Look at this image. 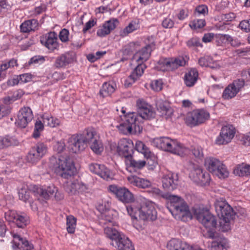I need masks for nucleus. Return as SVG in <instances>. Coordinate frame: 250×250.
Here are the masks:
<instances>
[{"label":"nucleus","instance_id":"9d476101","mask_svg":"<svg viewBox=\"0 0 250 250\" xmlns=\"http://www.w3.org/2000/svg\"><path fill=\"white\" fill-rule=\"evenodd\" d=\"M108 188L110 192L115 195L116 198L123 203H130L134 200L132 193L125 187L111 185Z\"/></svg>","mask_w":250,"mask_h":250},{"label":"nucleus","instance_id":"58836bf2","mask_svg":"<svg viewBox=\"0 0 250 250\" xmlns=\"http://www.w3.org/2000/svg\"><path fill=\"white\" fill-rule=\"evenodd\" d=\"M234 173L239 176L250 175V165L242 163L234 169Z\"/></svg>","mask_w":250,"mask_h":250},{"label":"nucleus","instance_id":"680f3d73","mask_svg":"<svg viewBox=\"0 0 250 250\" xmlns=\"http://www.w3.org/2000/svg\"><path fill=\"white\" fill-rule=\"evenodd\" d=\"M48 61L47 57H43L41 55H37L32 57L28 62H38Z\"/></svg>","mask_w":250,"mask_h":250},{"label":"nucleus","instance_id":"a878e982","mask_svg":"<svg viewBox=\"0 0 250 250\" xmlns=\"http://www.w3.org/2000/svg\"><path fill=\"white\" fill-rule=\"evenodd\" d=\"M156 106L160 115L165 117L166 119L170 117L173 114V109L166 102L162 100L158 101L156 103Z\"/></svg>","mask_w":250,"mask_h":250},{"label":"nucleus","instance_id":"ddd939ff","mask_svg":"<svg viewBox=\"0 0 250 250\" xmlns=\"http://www.w3.org/2000/svg\"><path fill=\"white\" fill-rule=\"evenodd\" d=\"M65 190L70 195H76L86 192L87 186L78 180L67 182L64 185Z\"/></svg>","mask_w":250,"mask_h":250},{"label":"nucleus","instance_id":"473e14b6","mask_svg":"<svg viewBox=\"0 0 250 250\" xmlns=\"http://www.w3.org/2000/svg\"><path fill=\"white\" fill-rule=\"evenodd\" d=\"M222 163L215 158L210 157L206 159L205 166L207 169L211 172H216V168L222 166Z\"/></svg>","mask_w":250,"mask_h":250},{"label":"nucleus","instance_id":"338daca9","mask_svg":"<svg viewBox=\"0 0 250 250\" xmlns=\"http://www.w3.org/2000/svg\"><path fill=\"white\" fill-rule=\"evenodd\" d=\"M96 23V21H94V19H91L88 21H87L83 27V33H85L87 31L90 29L91 27L94 26V25Z\"/></svg>","mask_w":250,"mask_h":250},{"label":"nucleus","instance_id":"864d4df0","mask_svg":"<svg viewBox=\"0 0 250 250\" xmlns=\"http://www.w3.org/2000/svg\"><path fill=\"white\" fill-rule=\"evenodd\" d=\"M119 130L124 134H127V133H132L134 132V131L132 129V127L129 126L126 122L124 121V123L120 124V125L118 126Z\"/></svg>","mask_w":250,"mask_h":250},{"label":"nucleus","instance_id":"052dcab7","mask_svg":"<svg viewBox=\"0 0 250 250\" xmlns=\"http://www.w3.org/2000/svg\"><path fill=\"white\" fill-rule=\"evenodd\" d=\"M162 82L161 80H154L151 83L152 89L156 91H159L162 89Z\"/></svg>","mask_w":250,"mask_h":250},{"label":"nucleus","instance_id":"7c9ffc66","mask_svg":"<svg viewBox=\"0 0 250 250\" xmlns=\"http://www.w3.org/2000/svg\"><path fill=\"white\" fill-rule=\"evenodd\" d=\"M10 216L12 219V221L15 223L19 228H23L28 223V217L26 215L11 213Z\"/></svg>","mask_w":250,"mask_h":250},{"label":"nucleus","instance_id":"4be33fe9","mask_svg":"<svg viewBox=\"0 0 250 250\" xmlns=\"http://www.w3.org/2000/svg\"><path fill=\"white\" fill-rule=\"evenodd\" d=\"M138 115L136 113L131 112L125 116V121L129 126L132 127V129L135 133H140L143 130L142 126L140 125L138 118Z\"/></svg>","mask_w":250,"mask_h":250},{"label":"nucleus","instance_id":"774afa93","mask_svg":"<svg viewBox=\"0 0 250 250\" xmlns=\"http://www.w3.org/2000/svg\"><path fill=\"white\" fill-rule=\"evenodd\" d=\"M214 38V34L211 33L205 34L202 38V41L205 43L210 42Z\"/></svg>","mask_w":250,"mask_h":250},{"label":"nucleus","instance_id":"13d9d810","mask_svg":"<svg viewBox=\"0 0 250 250\" xmlns=\"http://www.w3.org/2000/svg\"><path fill=\"white\" fill-rule=\"evenodd\" d=\"M69 35V30L67 29L64 28L62 29L59 33L60 40L62 42H66L68 41V37Z\"/></svg>","mask_w":250,"mask_h":250},{"label":"nucleus","instance_id":"f257e3e1","mask_svg":"<svg viewBox=\"0 0 250 250\" xmlns=\"http://www.w3.org/2000/svg\"><path fill=\"white\" fill-rule=\"evenodd\" d=\"M162 183L163 188L167 192L164 193L156 188H152L150 192L154 195L167 200L169 202L168 208L171 214L176 219L185 221L190 216L188 206L180 197L169 193V192L176 189L178 187L177 175H165L162 178Z\"/></svg>","mask_w":250,"mask_h":250},{"label":"nucleus","instance_id":"79ce46f5","mask_svg":"<svg viewBox=\"0 0 250 250\" xmlns=\"http://www.w3.org/2000/svg\"><path fill=\"white\" fill-rule=\"evenodd\" d=\"M77 219L72 215L68 216L66 218V229L68 233H73L75 232Z\"/></svg>","mask_w":250,"mask_h":250},{"label":"nucleus","instance_id":"c85d7f7f","mask_svg":"<svg viewBox=\"0 0 250 250\" xmlns=\"http://www.w3.org/2000/svg\"><path fill=\"white\" fill-rule=\"evenodd\" d=\"M98 209L102 212L100 223L103 225L109 223L111 226H112L114 222V218L112 212L110 211L106 212V209L104 210L102 205L99 206Z\"/></svg>","mask_w":250,"mask_h":250},{"label":"nucleus","instance_id":"f8f14e48","mask_svg":"<svg viewBox=\"0 0 250 250\" xmlns=\"http://www.w3.org/2000/svg\"><path fill=\"white\" fill-rule=\"evenodd\" d=\"M235 133V128L232 125L222 127L220 135L216 140V143L219 145L228 144L234 137Z\"/></svg>","mask_w":250,"mask_h":250},{"label":"nucleus","instance_id":"de8ad7c7","mask_svg":"<svg viewBox=\"0 0 250 250\" xmlns=\"http://www.w3.org/2000/svg\"><path fill=\"white\" fill-rule=\"evenodd\" d=\"M206 23L205 19H195L190 22L189 25L191 29H196L203 28Z\"/></svg>","mask_w":250,"mask_h":250},{"label":"nucleus","instance_id":"f3484780","mask_svg":"<svg viewBox=\"0 0 250 250\" xmlns=\"http://www.w3.org/2000/svg\"><path fill=\"white\" fill-rule=\"evenodd\" d=\"M89 169L106 181H110L113 179L112 172L103 165L91 164L89 165Z\"/></svg>","mask_w":250,"mask_h":250},{"label":"nucleus","instance_id":"0eeeda50","mask_svg":"<svg viewBox=\"0 0 250 250\" xmlns=\"http://www.w3.org/2000/svg\"><path fill=\"white\" fill-rule=\"evenodd\" d=\"M188 169L190 170L189 177L195 183L202 186H206L210 180L209 174L203 172L201 167L197 165L189 162Z\"/></svg>","mask_w":250,"mask_h":250},{"label":"nucleus","instance_id":"a211bd4d","mask_svg":"<svg viewBox=\"0 0 250 250\" xmlns=\"http://www.w3.org/2000/svg\"><path fill=\"white\" fill-rule=\"evenodd\" d=\"M154 48L155 44L153 43L146 45L134 54L132 61L138 62H145L149 59L151 52Z\"/></svg>","mask_w":250,"mask_h":250},{"label":"nucleus","instance_id":"f03ea898","mask_svg":"<svg viewBox=\"0 0 250 250\" xmlns=\"http://www.w3.org/2000/svg\"><path fill=\"white\" fill-rule=\"evenodd\" d=\"M193 211L196 219L209 230L207 232L208 238L213 239L211 242L210 250H227L225 248L227 240L218 233L211 229L216 228V219L209 210L203 206H196L193 208Z\"/></svg>","mask_w":250,"mask_h":250},{"label":"nucleus","instance_id":"e2e57ef3","mask_svg":"<svg viewBox=\"0 0 250 250\" xmlns=\"http://www.w3.org/2000/svg\"><path fill=\"white\" fill-rule=\"evenodd\" d=\"M33 76L30 73H25L20 75V80L21 83H26L31 81Z\"/></svg>","mask_w":250,"mask_h":250},{"label":"nucleus","instance_id":"1a4fd4ad","mask_svg":"<svg viewBox=\"0 0 250 250\" xmlns=\"http://www.w3.org/2000/svg\"><path fill=\"white\" fill-rule=\"evenodd\" d=\"M47 147L43 143H38L29 150L26 156V160L31 164L39 162L46 153Z\"/></svg>","mask_w":250,"mask_h":250},{"label":"nucleus","instance_id":"69168bd1","mask_svg":"<svg viewBox=\"0 0 250 250\" xmlns=\"http://www.w3.org/2000/svg\"><path fill=\"white\" fill-rule=\"evenodd\" d=\"M188 10L187 9H181L177 14V18L180 21H183L188 16Z\"/></svg>","mask_w":250,"mask_h":250},{"label":"nucleus","instance_id":"aec40b11","mask_svg":"<svg viewBox=\"0 0 250 250\" xmlns=\"http://www.w3.org/2000/svg\"><path fill=\"white\" fill-rule=\"evenodd\" d=\"M138 115L144 120H149L155 117V113L150 108V106L141 101L137 102Z\"/></svg>","mask_w":250,"mask_h":250},{"label":"nucleus","instance_id":"6e6552de","mask_svg":"<svg viewBox=\"0 0 250 250\" xmlns=\"http://www.w3.org/2000/svg\"><path fill=\"white\" fill-rule=\"evenodd\" d=\"M209 113L204 109H197L188 112L185 118L186 124L193 127L198 125L209 118Z\"/></svg>","mask_w":250,"mask_h":250},{"label":"nucleus","instance_id":"603ef678","mask_svg":"<svg viewBox=\"0 0 250 250\" xmlns=\"http://www.w3.org/2000/svg\"><path fill=\"white\" fill-rule=\"evenodd\" d=\"M174 25V21L172 17L169 16L165 18L162 21V26L166 29L172 28Z\"/></svg>","mask_w":250,"mask_h":250},{"label":"nucleus","instance_id":"49530a36","mask_svg":"<svg viewBox=\"0 0 250 250\" xmlns=\"http://www.w3.org/2000/svg\"><path fill=\"white\" fill-rule=\"evenodd\" d=\"M216 171H217V172H211L213 174L217 176L219 178H225L227 177H228L229 173L228 170H227L226 166L222 164V166L219 167H217L216 168Z\"/></svg>","mask_w":250,"mask_h":250},{"label":"nucleus","instance_id":"c9c22d12","mask_svg":"<svg viewBox=\"0 0 250 250\" xmlns=\"http://www.w3.org/2000/svg\"><path fill=\"white\" fill-rule=\"evenodd\" d=\"M31 191L29 190L26 186H23L19 190V197L20 200L24 202H28L31 207H32V200L30 199Z\"/></svg>","mask_w":250,"mask_h":250},{"label":"nucleus","instance_id":"c03bdc74","mask_svg":"<svg viewBox=\"0 0 250 250\" xmlns=\"http://www.w3.org/2000/svg\"><path fill=\"white\" fill-rule=\"evenodd\" d=\"M228 204L226 200L223 198H219L216 200L214 203V207L217 215L222 214V210L225 209L226 206Z\"/></svg>","mask_w":250,"mask_h":250},{"label":"nucleus","instance_id":"0e129e2a","mask_svg":"<svg viewBox=\"0 0 250 250\" xmlns=\"http://www.w3.org/2000/svg\"><path fill=\"white\" fill-rule=\"evenodd\" d=\"M196 12L199 15H203L204 16L207 15L208 13V8L205 5H201L198 6L196 8Z\"/></svg>","mask_w":250,"mask_h":250},{"label":"nucleus","instance_id":"6e6d98bb","mask_svg":"<svg viewBox=\"0 0 250 250\" xmlns=\"http://www.w3.org/2000/svg\"><path fill=\"white\" fill-rule=\"evenodd\" d=\"M146 158V163L150 166H155L157 164V160L156 156L150 151L148 155L144 156Z\"/></svg>","mask_w":250,"mask_h":250},{"label":"nucleus","instance_id":"2eb2a0df","mask_svg":"<svg viewBox=\"0 0 250 250\" xmlns=\"http://www.w3.org/2000/svg\"><path fill=\"white\" fill-rule=\"evenodd\" d=\"M57 34L55 32H49L40 38L41 43L48 49L53 51L59 47Z\"/></svg>","mask_w":250,"mask_h":250},{"label":"nucleus","instance_id":"dca6fc26","mask_svg":"<svg viewBox=\"0 0 250 250\" xmlns=\"http://www.w3.org/2000/svg\"><path fill=\"white\" fill-rule=\"evenodd\" d=\"M33 118L31 109L28 107H24L19 111L16 123L20 127L25 128Z\"/></svg>","mask_w":250,"mask_h":250},{"label":"nucleus","instance_id":"4d7b16f0","mask_svg":"<svg viewBox=\"0 0 250 250\" xmlns=\"http://www.w3.org/2000/svg\"><path fill=\"white\" fill-rule=\"evenodd\" d=\"M224 37L227 42H229L232 46L236 47L240 45L241 42L237 38H233L229 35H225Z\"/></svg>","mask_w":250,"mask_h":250},{"label":"nucleus","instance_id":"3c124183","mask_svg":"<svg viewBox=\"0 0 250 250\" xmlns=\"http://www.w3.org/2000/svg\"><path fill=\"white\" fill-rule=\"evenodd\" d=\"M189 61V57L187 54H184L181 56L175 58L173 61L172 59H166L163 62H188Z\"/></svg>","mask_w":250,"mask_h":250},{"label":"nucleus","instance_id":"7ed1b4c3","mask_svg":"<svg viewBox=\"0 0 250 250\" xmlns=\"http://www.w3.org/2000/svg\"><path fill=\"white\" fill-rule=\"evenodd\" d=\"M68 143L69 150L75 153L83 151L88 145L97 154H100L103 150L99 136L93 128L85 129L82 134L72 135Z\"/></svg>","mask_w":250,"mask_h":250},{"label":"nucleus","instance_id":"4c0bfd02","mask_svg":"<svg viewBox=\"0 0 250 250\" xmlns=\"http://www.w3.org/2000/svg\"><path fill=\"white\" fill-rule=\"evenodd\" d=\"M235 86V81L232 84L229 85L224 90L223 93V97L225 99H230L235 97L238 91L234 87Z\"/></svg>","mask_w":250,"mask_h":250},{"label":"nucleus","instance_id":"6ab92c4d","mask_svg":"<svg viewBox=\"0 0 250 250\" xmlns=\"http://www.w3.org/2000/svg\"><path fill=\"white\" fill-rule=\"evenodd\" d=\"M165 150L182 157L186 155L189 152L188 149L183 144L171 139H170Z\"/></svg>","mask_w":250,"mask_h":250},{"label":"nucleus","instance_id":"09e8293b","mask_svg":"<svg viewBox=\"0 0 250 250\" xmlns=\"http://www.w3.org/2000/svg\"><path fill=\"white\" fill-rule=\"evenodd\" d=\"M135 148L138 152L143 154L144 156L148 155L150 152L148 148L141 141L136 142Z\"/></svg>","mask_w":250,"mask_h":250},{"label":"nucleus","instance_id":"4468645a","mask_svg":"<svg viewBox=\"0 0 250 250\" xmlns=\"http://www.w3.org/2000/svg\"><path fill=\"white\" fill-rule=\"evenodd\" d=\"M134 146L131 141L124 139L119 142L117 151L119 155L124 157L125 160L132 156Z\"/></svg>","mask_w":250,"mask_h":250},{"label":"nucleus","instance_id":"f704fd0d","mask_svg":"<svg viewBox=\"0 0 250 250\" xmlns=\"http://www.w3.org/2000/svg\"><path fill=\"white\" fill-rule=\"evenodd\" d=\"M186 63H157L154 68L163 72L173 71L179 66H184Z\"/></svg>","mask_w":250,"mask_h":250},{"label":"nucleus","instance_id":"bf43d9fd","mask_svg":"<svg viewBox=\"0 0 250 250\" xmlns=\"http://www.w3.org/2000/svg\"><path fill=\"white\" fill-rule=\"evenodd\" d=\"M239 27L246 32H250V19L243 20L239 23Z\"/></svg>","mask_w":250,"mask_h":250},{"label":"nucleus","instance_id":"bb28decb","mask_svg":"<svg viewBox=\"0 0 250 250\" xmlns=\"http://www.w3.org/2000/svg\"><path fill=\"white\" fill-rule=\"evenodd\" d=\"M168 250H192V246L186 243H183L180 240L172 239L167 244Z\"/></svg>","mask_w":250,"mask_h":250},{"label":"nucleus","instance_id":"5fc2aeb1","mask_svg":"<svg viewBox=\"0 0 250 250\" xmlns=\"http://www.w3.org/2000/svg\"><path fill=\"white\" fill-rule=\"evenodd\" d=\"M43 128V125L42 122L40 121H37L35 125L34 131L33 134V137L35 138L39 137L40 135V131L42 130Z\"/></svg>","mask_w":250,"mask_h":250},{"label":"nucleus","instance_id":"b1692460","mask_svg":"<svg viewBox=\"0 0 250 250\" xmlns=\"http://www.w3.org/2000/svg\"><path fill=\"white\" fill-rule=\"evenodd\" d=\"M57 188L53 185L48 187L47 189H43L40 187L36 188L34 190L35 195L45 199H48L50 197L54 196L57 198Z\"/></svg>","mask_w":250,"mask_h":250},{"label":"nucleus","instance_id":"39448f33","mask_svg":"<svg viewBox=\"0 0 250 250\" xmlns=\"http://www.w3.org/2000/svg\"><path fill=\"white\" fill-rule=\"evenodd\" d=\"M126 209L128 215L133 220L154 221L157 218V211L151 203H146L140 208L128 206Z\"/></svg>","mask_w":250,"mask_h":250},{"label":"nucleus","instance_id":"412c9836","mask_svg":"<svg viewBox=\"0 0 250 250\" xmlns=\"http://www.w3.org/2000/svg\"><path fill=\"white\" fill-rule=\"evenodd\" d=\"M118 23L119 21L116 19L106 21L97 30V35L100 37H103L109 34L116 28Z\"/></svg>","mask_w":250,"mask_h":250},{"label":"nucleus","instance_id":"2f4dec72","mask_svg":"<svg viewBox=\"0 0 250 250\" xmlns=\"http://www.w3.org/2000/svg\"><path fill=\"white\" fill-rule=\"evenodd\" d=\"M19 144L18 140L15 137L0 136V149H4L11 146H17Z\"/></svg>","mask_w":250,"mask_h":250},{"label":"nucleus","instance_id":"20e7f679","mask_svg":"<svg viewBox=\"0 0 250 250\" xmlns=\"http://www.w3.org/2000/svg\"><path fill=\"white\" fill-rule=\"evenodd\" d=\"M49 167L57 175L65 179L73 175L75 170L73 160L67 155L51 158Z\"/></svg>","mask_w":250,"mask_h":250},{"label":"nucleus","instance_id":"c756f323","mask_svg":"<svg viewBox=\"0 0 250 250\" xmlns=\"http://www.w3.org/2000/svg\"><path fill=\"white\" fill-rule=\"evenodd\" d=\"M127 180L130 184L142 188H148L151 185L149 181L140 178L136 176L131 175L128 176Z\"/></svg>","mask_w":250,"mask_h":250},{"label":"nucleus","instance_id":"ea45409f","mask_svg":"<svg viewBox=\"0 0 250 250\" xmlns=\"http://www.w3.org/2000/svg\"><path fill=\"white\" fill-rule=\"evenodd\" d=\"M75 61V54L73 52H69L58 57L56 62H73Z\"/></svg>","mask_w":250,"mask_h":250},{"label":"nucleus","instance_id":"cd10ccee","mask_svg":"<svg viewBox=\"0 0 250 250\" xmlns=\"http://www.w3.org/2000/svg\"><path fill=\"white\" fill-rule=\"evenodd\" d=\"M39 26V22L36 19L27 20L20 26L21 31L22 33H29L37 30Z\"/></svg>","mask_w":250,"mask_h":250},{"label":"nucleus","instance_id":"a19ab883","mask_svg":"<svg viewBox=\"0 0 250 250\" xmlns=\"http://www.w3.org/2000/svg\"><path fill=\"white\" fill-rule=\"evenodd\" d=\"M43 124L51 127H54L59 125L60 121L58 119L47 114H43L42 116Z\"/></svg>","mask_w":250,"mask_h":250},{"label":"nucleus","instance_id":"5701e85b","mask_svg":"<svg viewBox=\"0 0 250 250\" xmlns=\"http://www.w3.org/2000/svg\"><path fill=\"white\" fill-rule=\"evenodd\" d=\"M146 68L145 63H139L135 67L132 73L125 80L124 85L125 87H129L137 81L143 74L144 69Z\"/></svg>","mask_w":250,"mask_h":250},{"label":"nucleus","instance_id":"72a5a7b5","mask_svg":"<svg viewBox=\"0 0 250 250\" xmlns=\"http://www.w3.org/2000/svg\"><path fill=\"white\" fill-rule=\"evenodd\" d=\"M116 84L114 82H105L103 84L100 91V95L103 97H105L112 94L116 89Z\"/></svg>","mask_w":250,"mask_h":250},{"label":"nucleus","instance_id":"e433bc0d","mask_svg":"<svg viewBox=\"0 0 250 250\" xmlns=\"http://www.w3.org/2000/svg\"><path fill=\"white\" fill-rule=\"evenodd\" d=\"M125 163L129 167H132L135 169H140L145 166L146 162L144 160H136L132 156L125 160Z\"/></svg>","mask_w":250,"mask_h":250},{"label":"nucleus","instance_id":"423d86ee","mask_svg":"<svg viewBox=\"0 0 250 250\" xmlns=\"http://www.w3.org/2000/svg\"><path fill=\"white\" fill-rule=\"evenodd\" d=\"M104 231L107 236L112 240L111 245L116 248L117 250H134L130 240L116 229L107 226L104 228Z\"/></svg>","mask_w":250,"mask_h":250},{"label":"nucleus","instance_id":"9b49d317","mask_svg":"<svg viewBox=\"0 0 250 250\" xmlns=\"http://www.w3.org/2000/svg\"><path fill=\"white\" fill-rule=\"evenodd\" d=\"M224 208L222 210V214H218V216L224 222L223 226L222 222L220 223L221 227L220 229L222 231H227L230 229L229 223L235 218L236 213L229 204L226 205Z\"/></svg>","mask_w":250,"mask_h":250},{"label":"nucleus","instance_id":"393cba45","mask_svg":"<svg viewBox=\"0 0 250 250\" xmlns=\"http://www.w3.org/2000/svg\"><path fill=\"white\" fill-rule=\"evenodd\" d=\"M199 73L198 70L195 68L188 69L184 76V83L187 86L192 87L196 83L198 79Z\"/></svg>","mask_w":250,"mask_h":250},{"label":"nucleus","instance_id":"8fccbe9b","mask_svg":"<svg viewBox=\"0 0 250 250\" xmlns=\"http://www.w3.org/2000/svg\"><path fill=\"white\" fill-rule=\"evenodd\" d=\"M187 45L189 48L202 47L203 45L198 37H193L187 42Z\"/></svg>","mask_w":250,"mask_h":250},{"label":"nucleus","instance_id":"37998d69","mask_svg":"<svg viewBox=\"0 0 250 250\" xmlns=\"http://www.w3.org/2000/svg\"><path fill=\"white\" fill-rule=\"evenodd\" d=\"M139 27L138 23L135 21L131 22L128 26L120 32V35L122 37L127 36L128 34L132 33Z\"/></svg>","mask_w":250,"mask_h":250},{"label":"nucleus","instance_id":"a18cd8bd","mask_svg":"<svg viewBox=\"0 0 250 250\" xmlns=\"http://www.w3.org/2000/svg\"><path fill=\"white\" fill-rule=\"evenodd\" d=\"M170 138L168 137H160L154 139V143L156 146L164 150H165L167 147L168 143L170 140Z\"/></svg>","mask_w":250,"mask_h":250}]
</instances>
